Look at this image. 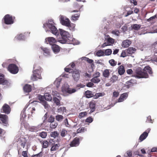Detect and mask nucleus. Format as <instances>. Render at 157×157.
Instances as JSON below:
<instances>
[{"mask_svg": "<svg viewBox=\"0 0 157 157\" xmlns=\"http://www.w3.org/2000/svg\"><path fill=\"white\" fill-rule=\"evenodd\" d=\"M55 24L53 20L52 19L49 20L48 23L44 24L43 27L47 26L51 32L53 34L56 36H58L59 35V32L56 28L55 25Z\"/></svg>", "mask_w": 157, "mask_h": 157, "instance_id": "f257e3e1", "label": "nucleus"}, {"mask_svg": "<svg viewBox=\"0 0 157 157\" xmlns=\"http://www.w3.org/2000/svg\"><path fill=\"white\" fill-rule=\"evenodd\" d=\"M151 69H136V74L134 75V76L138 78H147L148 75L147 73L148 72L149 74L152 73Z\"/></svg>", "mask_w": 157, "mask_h": 157, "instance_id": "f03ea898", "label": "nucleus"}, {"mask_svg": "<svg viewBox=\"0 0 157 157\" xmlns=\"http://www.w3.org/2000/svg\"><path fill=\"white\" fill-rule=\"evenodd\" d=\"M60 21L62 25L68 27L70 30H73L75 26V24L71 23L68 18L63 15L60 16Z\"/></svg>", "mask_w": 157, "mask_h": 157, "instance_id": "7ed1b4c3", "label": "nucleus"}, {"mask_svg": "<svg viewBox=\"0 0 157 157\" xmlns=\"http://www.w3.org/2000/svg\"><path fill=\"white\" fill-rule=\"evenodd\" d=\"M15 19V17L7 14L4 16L2 19V21L3 23L6 25H11L14 23Z\"/></svg>", "mask_w": 157, "mask_h": 157, "instance_id": "20e7f679", "label": "nucleus"}, {"mask_svg": "<svg viewBox=\"0 0 157 157\" xmlns=\"http://www.w3.org/2000/svg\"><path fill=\"white\" fill-rule=\"evenodd\" d=\"M0 124L6 127L9 126V117L7 115L0 114Z\"/></svg>", "mask_w": 157, "mask_h": 157, "instance_id": "39448f33", "label": "nucleus"}, {"mask_svg": "<svg viewBox=\"0 0 157 157\" xmlns=\"http://www.w3.org/2000/svg\"><path fill=\"white\" fill-rule=\"evenodd\" d=\"M62 91L63 93L71 94L75 92L76 90L75 88H70L69 86L68 85H64L62 87Z\"/></svg>", "mask_w": 157, "mask_h": 157, "instance_id": "423d86ee", "label": "nucleus"}, {"mask_svg": "<svg viewBox=\"0 0 157 157\" xmlns=\"http://www.w3.org/2000/svg\"><path fill=\"white\" fill-rule=\"evenodd\" d=\"M33 74L31 77V79L33 81L37 80L38 79H41L42 77L41 76L40 71L39 69H36L33 71Z\"/></svg>", "mask_w": 157, "mask_h": 157, "instance_id": "0eeeda50", "label": "nucleus"}, {"mask_svg": "<svg viewBox=\"0 0 157 157\" xmlns=\"http://www.w3.org/2000/svg\"><path fill=\"white\" fill-rule=\"evenodd\" d=\"M66 72H69V73L73 72L72 76L75 80L77 81H78L80 77V75L78 70L77 69H75V71H73V69H64Z\"/></svg>", "mask_w": 157, "mask_h": 157, "instance_id": "6e6552de", "label": "nucleus"}, {"mask_svg": "<svg viewBox=\"0 0 157 157\" xmlns=\"http://www.w3.org/2000/svg\"><path fill=\"white\" fill-rule=\"evenodd\" d=\"M11 111V109L10 106L6 104H5L2 106L1 112L6 114H9Z\"/></svg>", "mask_w": 157, "mask_h": 157, "instance_id": "1a4fd4ad", "label": "nucleus"}, {"mask_svg": "<svg viewBox=\"0 0 157 157\" xmlns=\"http://www.w3.org/2000/svg\"><path fill=\"white\" fill-rule=\"evenodd\" d=\"M8 81L5 78V75L2 73H0V84L7 86L9 83Z\"/></svg>", "mask_w": 157, "mask_h": 157, "instance_id": "9d476101", "label": "nucleus"}, {"mask_svg": "<svg viewBox=\"0 0 157 157\" xmlns=\"http://www.w3.org/2000/svg\"><path fill=\"white\" fill-rule=\"evenodd\" d=\"M150 128H148L146 130V131H145L142 134H141L139 138V140L140 142L142 141L146 138V137L148 136V134L150 132Z\"/></svg>", "mask_w": 157, "mask_h": 157, "instance_id": "9b49d317", "label": "nucleus"}, {"mask_svg": "<svg viewBox=\"0 0 157 157\" xmlns=\"http://www.w3.org/2000/svg\"><path fill=\"white\" fill-rule=\"evenodd\" d=\"M96 102L94 100H92L89 103V107L90 109V113L94 112L96 109Z\"/></svg>", "mask_w": 157, "mask_h": 157, "instance_id": "f8f14e48", "label": "nucleus"}, {"mask_svg": "<svg viewBox=\"0 0 157 157\" xmlns=\"http://www.w3.org/2000/svg\"><path fill=\"white\" fill-rule=\"evenodd\" d=\"M56 42V39L53 37H48L45 39V42L47 44H49L51 45H54Z\"/></svg>", "mask_w": 157, "mask_h": 157, "instance_id": "ddd939ff", "label": "nucleus"}, {"mask_svg": "<svg viewBox=\"0 0 157 157\" xmlns=\"http://www.w3.org/2000/svg\"><path fill=\"white\" fill-rule=\"evenodd\" d=\"M78 12L76 14L72 15L71 16V20L73 21H75L78 20L80 16V12H78V10H73L71 11V12Z\"/></svg>", "mask_w": 157, "mask_h": 157, "instance_id": "4468645a", "label": "nucleus"}, {"mask_svg": "<svg viewBox=\"0 0 157 157\" xmlns=\"http://www.w3.org/2000/svg\"><path fill=\"white\" fill-rule=\"evenodd\" d=\"M79 144V139L75 137L71 142L70 146L71 147H77Z\"/></svg>", "mask_w": 157, "mask_h": 157, "instance_id": "2eb2a0df", "label": "nucleus"}, {"mask_svg": "<svg viewBox=\"0 0 157 157\" xmlns=\"http://www.w3.org/2000/svg\"><path fill=\"white\" fill-rule=\"evenodd\" d=\"M132 43L131 41L128 39L123 40L121 44V46L124 48H128Z\"/></svg>", "mask_w": 157, "mask_h": 157, "instance_id": "dca6fc26", "label": "nucleus"}, {"mask_svg": "<svg viewBox=\"0 0 157 157\" xmlns=\"http://www.w3.org/2000/svg\"><path fill=\"white\" fill-rule=\"evenodd\" d=\"M59 30L60 34L62 37L67 38L69 35V33L61 29H59Z\"/></svg>", "mask_w": 157, "mask_h": 157, "instance_id": "f3484780", "label": "nucleus"}, {"mask_svg": "<svg viewBox=\"0 0 157 157\" xmlns=\"http://www.w3.org/2000/svg\"><path fill=\"white\" fill-rule=\"evenodd\" d=\"M32 87L30 85L26 84L23 87V89L25 92L29 93L32 90Z\"/></svg>", "mask_w": 157, "mask_h": 157, "instance_id": "a211bd4d", "label": "nucleus"}, {"mask_svg": "<svg viewBox=\"0 0 157 157\" xmlns=\"http://www.w3.org/2000/svg\"><path fill=\"white\" fill-rule=\"evenodd\" d=\"M128 94L126 93H124L121 95L119 98L118 99V101L119 102H121L123 101L124 99L128 97Z\"/></svg>", "mask_w": 157, "mask_h": 157, "instance_id": "6ab92c4d", "label": "nucleus"}, {"mask_svg": "<svg viewBox=\"0 0 157 157\" xmlns=\"http://www.w3.org/2000/svg\"><path fill=\"white\" fill-rule=\"evenodd\" d=\"M52 49L55 53H58L60 50V47L58 45L54 44L52 46Z\"/></svg>", "mask_w": 157, "mask_h": 157, "instance_id": "aec40b11", "label": "nucleus"}, {"mask_svg": "<svg viewBox=\"0 0 157 157\" xmlns=\"http://www.w3.org/2000/svg\"><path fill=\"white\" fill-rule=\"evenodd\" d=\"M136 50L135 48L130 47L126 50V52L129 54H132L134 53Z\"/></svg>", "mask_w": 157, "mask_h": 157, "instance_id": "412c9836", "label": "nucleus"}, {"mask_svg": "<svg viewBox=\"0 0 157 157\" xmlns=\"http://www.w3.org/2000/svg\"><path fill=\"white\" fill-rule=\"evenodd\" d=\"M135 82V80L133 79H131L126 82V86L128 88L131 87L133 86L134 83Z\"/></svg>", "mask_w": 157, "mask_h": 157, "instance_id": "4be33fe9", "label": "nucleus"}, {"mask_svg": "<svg viewBox=\"0 0 157 157\" xmlns=\"http://www.w3.org/2000/svg\"><path fill=\"white\" fill-rule=\"evenodd\" d=\"M131 64H122L121 65L119 66L117 69H124V68L129 67L131 68L132 67Z\"/></svg>", "mask_w": 157, "mask_h": 157, "instance_id": "5701e85b", "label": "nucleus"}, {"mask_svg": "<svg viewBox=\"0 0 157 157\" xmlns=\"http://www.w3.org/2000/svg\"><path fill=\"white\" fill-rule=\"evenodd\" d=\"M85 96L86 98H90L94 96V94H92L91 91L88 90L85 92Z\"/></svg>", "mask_w": 157, "mask_h": 157, "instance_id": "b1692460", "label": "nucleus"}, {"mask_svg": "<svg viewBox=\"0 0 157 157\" xmlns=\"http://www.w3.org/2000/svg\"><path fill=\"white\" fill-rule=\"evenodd\" d=\"M141 26V25L140 24H134L131 25V27L132 29L135 30H138L140 28Z\"/></svg>", "mask_w": 157, "mask_h": 157, "instance_id": "393cba45", "label": "nucleus"}, {"mask_svg": "<svg viewBox=\"0 0 157 157\" xmlns=\"http://www.w3.org/2000/svg\"><path fill=\"white\" fill-rule=\"evenodd\" d=\"M59 135V133L57 131H54L51 132L50 136L51 137H52L54 138H56L57 137H58Z\"/></svg>", "mask_w": 157, "mask_h": 157, "instance_id": "a878e982", "label": "nucleus"}, {"mask_svg": "<svg viewBox=\"0 0 157 157\" xmlns=\"http://www.w3.org/2000/svg\"><path fill=\"white\" fill-rule=\"evenodd\" d=\"M41 49L43 51L44 53L46 55H49L50 54V50L47 48L43 47L41 48Z\"/></svg>", "mask_w": 157, "mask_h": 157, "instance_id": "bb28decb", "label": "nucleus"}, {"mask_svg": "<svg viewBox=\"0 0 157 157\" xmlns=\"http://www.w3.org/2000/svg\"><path fill=\"white\" fill-rule=\"evenodd\" d=\"M110 73L109 69H105L103 73V75L105 78H108L109 76Z\"/></svg>", "mask_w": 157, "mask_h": 157, "instance_id": "cd10ccee", "label": "nucleus"}, {"mask_svg": "<svg viewBox=\"0 0 157 157\" xmlns=\"http://www.w3.org/2000/svg\"><path fill=\"white\" fill-rule=\"evenodd\" d=\"M20 141L21 143V146L23 148H24L26 143V140L24 138H22L20 139Z\"/></svg>", "mask_w": 157, "mask_h": 157, "instance_id": "c85d7f7f", "label": "nucleus"}, {"mask_svg": "<svg viewBox=\"0 0 157 157\" xmlns=\"http://www.w3.org/2000/svg\"><path fill=\"white\" fill-rule=\"evenodd\" d=\"M63 118V116L61 115L58 114L56 116V119L58 121H61Z\"/></svg>", "mask_w": 157, "mask_h": 157, "instance_id": "c756f323", "label": "nucleus"}, {"mask_svg": "<svg viewBox=\"0 0 157 157\" xmlns=\"http://www.w3.org/2000/svg\"><path fill=\"white\" fill-rule=\"evenodd\" d=\"M58 125V124L57 122H54L51 123L50 124V128L52 129H55L57 127Z\"/></svg>", "mask_w": 157, "mask_h": 157, "instance_id": "7c9ffc66", "label": "nucleus"}, {"mask_svg": "<svg viewBox=\"0 0 157 157\" xmlns=\"http://www.w3.org/2000/svg\"><path fill=\"white\" fill-rule=\"evenodd\" d=\"M66 108L64 107H60L59 108L57 109V111L58 113H60L61 112H62V114L64 112H66Z\"/></svg>", "mask_w": 157, "mask_h": 157, "instance_id": "2f4dec72", "label": "nucleus"}, {"mask_svg": "<svg viewBox=\"0 0 157 157\" xmlns=\"http://www.w3.org/2000/svg\"><path fill=\"white\" fill-rule=\"evenodd\" d=\"M60 145L59 144H54V145H53L51 148V151H56L58 147H59Z\"/></svg>", "mask_w": 157, "mask_h": 157, "instance_id": "473e14b6", "label": "nucleus"}, {"mask_svg": "<svg viewBox=\"0 0 157 157\" xmlns=\"http://www.w3.org/2000/svg\"><path fill=\"white\" fill-rule=\"evenodd\" d=\"M47 132L43 131L39 133V136L43 138H45L47 136Z\"/></svg>", "mask_w": 157, "mask_h": 157, "instance_id": "72a5a7b5", "label": "nucleus"}, {"mask_svg": "<svg viewBox=\"0 0 157 157\" xmlns=\"http://www.w3.org/2000/svg\"><path fill=\"white\" fill-rule=\"evenodd\" d=\"M44 99L47 101H50L52 99V98L51 95L49 94L48 93H46L44 95Z\"/></svg>", "mask_w": 157, "mask_h": 157, "instance_id": "f704fd0d", "label": "nucleus"}, {"mask_svg": "<svg viewBox=\"0 0 157 157\" xmlns=\"http://www.w3.org/2000/svg\"><path fill=\"white\" fill-rule=\"evenodd\" d=\"M91 81L92 82L97 83L100 82V79L96 77H94L93 78L91 79Z\"/></svg>", "mask_w": 157, "mask_h": 157, "instance_id": "c9c22d12", "label": "nucleus"}, {"mask_svg": "<svg viewBox=\"0 0 157 157\" xmlns=\"http://www.w3.org/2000/svg\"><path fill=\"white\" fill-rule=\"evenodd\" d=\"M58 42L62 44H65L67 43V38L62 37L58 40Z\"/></svg>", "mask_w": 157, "mask_h": 157, "instance_id": "e433bc0d", "label": "nucleus"}, {"mask_svg": "<svg viewBox=\"0 0 157 157\" xmlns=\"http://www.w3.org/2000/svg\"><path fill=\"white\" fill-rule=\"evenodd\" d=\"M48 142L46 140L44 141L42 143V147L44 148H47L48 147Z\"/></svg>", "mask_w": 157, "mask_h": 157, "instance_id": "4c0bfd02", "label": "nucleus"}, {"mask_svg": "<svg viewBox=\"0 0 157 157\" xmlns=\"http://www.w3.org/2000/svg\"><path fill=\"white\" fill-rule=\"evenodd\" d=\"M53 101L54 103H55L57 105H60V101L56 97L53 98Z\"/></svg>", "mask_w": 157, "mask_h": 157, "instance_id": "58836bf2", "label": "nucleus"}, {"mask_svg": "<svg viewBox=\"0 0 157 157\" xmlns=\"http://www.w3.org/2000/svg\"><path fill=\"white\" fill-rule=\"evenodd\" d=\"M8 69H18V67L15 64H10L9 65Z\"/></svg>", "mask_w": 157, "mask_h": 157, "instance_id": "ea45409f", "label": "nucleus"}, {"mask_svg": "<svg viewBox=\"0 0 157 157\" xmlns=\"http://www.w3.org/2000/svg\"><path fill=\"white\" fill-rule=\"evenodd\" d=\"M38 99L40 101V103H41L44 101V96H42L41 95L38 94L37 96Z\"/></svg>", "mask_w": 157, "mask_h": 157, "instance_id": "a19ab883", "label": "nucleus"}, {"mask_svg": "<svg viewBox=\"0 0 157 157\" xmlns=\"http://www.w3.org/2000/svg\"><path fill=\"white\" fill-rule=\"evenodd\" d=\"M107 41L109 45H110L114 43V39L110 37L107 39Z\"/></svg>", "mask_w": 157, "mask_h": 157, "instance_id": "79ce46f5", "label": "nucleus"}, {"mask_svg": "<svg viewBox=\"0 0 157 157\" xmlns=\"http://www.w3.org/2000/svg\"><path fill=\"white\" fill-rule=\"evenodd\" d=\"M104 52L105 55L109 56L111 54L112 51L110 49H108L105 50Z\"/></svg>", "mask_w": 157, "mask_h": 157, "instance_id": "37998d69", "label": "nucleus"}, {"mask_svg": "<svg viewBox=\"0 0 157 157\" xmlns=\"http://www.w3.org/2000/svg\"><path fill=\"white\" fill-rule=\"evenodd\" d=\"M67 133V131L63 129L60 132V135L62 137H64Z\"/></svg>", "mask_w": 157, "mask_h": 157, "instance_id": "c03bdc74", "label": "nucleus"}, {"mask_svg": "<svg viewBox=\"0 0 157 157\" xmlns=\"http://www.w3.org/2000/svg\"><path fill=\"white\" fill-rule=\"evenodd\" d=\"M109 63L110 65L113 67L116 66L117 64V62L113 59L110 60L109 61Z\"/></svg>", "mask_w": 157, "mask_h": 157, "instance_id": "a18cd8bd", "label": "nucleus"}, {"mask_svg": "<svg viewBox=\"0 0 157 157\" xmlns=\"http://www.w3.org/2000/svg\"><path fill=\"white\" fill-rule=\"evenodd\" d=\"M118 78L117 76L113 75L110 79V82L113 83L117 80Z\"/></svg>", "mask_w": 157, "mask_h": 157, "instance_id": "49530a36", "label": "nucleus"}, {"mask_svg": "<svg viewBox=\"0 0 157 157\" xmlns=\"http://www.w3.org/2000/svg\"><path fill=\"white\" fill-rule=\"evenodd\" d=\"M55 117H54L52 115H50V116L49 117L48 121V122H50L51 123H52L53 122H54L55 121Z\"/></svg>", "mask_w": 157, "mask_h": 157, "instance_id": "de8ad7c7", "label": "nucleus"}, {"mask_svg": "<svg viewBox=\"0 0 157 157\" xmlns=\"http://www.w3.org/2000/svg\"><path fill=\"white\" fill-rule=\"evenodd\" d=\"M104 52L103 50H99L96 53V55L98 56H103L104 55Z\"/></svg>", "mask_w": 157, "mask_h": 157, "instance_id": "09e8293b", "label": "nucleus"}, {"mask_svg": "<svg viewBox=\"0 0 157 157\" xmlns=\"http://www.w3.org/2000/svg\"><path fill=\"white\" fill-rule=\"evenodd\" d=\"M83 58L84 60L85 61H86L87 63L90 64L92 63H93L94 62V61L92 59H90L88 58L84 57H83Z\"/></svg>", "mask_w": 157, "mask_h": 157, "instance_id": "8fccbe9b", "label": "nucleus"}, {"mask_svg": "<svg viewBox=\"0 0 157 157\" xmlns=\"http://www.w3.org/2000/svg\"><path fill=\"white\" fill-rule=\"evenodd\" d=\"M19 69H8V71L11 73L13 74H16L18 71Z\"/></svg>", "mask_w": 157, "mask_h": 157, "instance_id": "3c124183", "label": "nucleus"}, {"mask_svg": "<svg viewBox=\"0 0 157 157\" xmlns=\"http://www.w3.org/2000/svg\"><path fill=\"white\" fill-rule=\"evenodd\" d=\"M87 115V113L86 112H82L80 113L79 115V117L81 118L84 117L85 116Z\"/></svg>", "mask_w": 157, "mask_h": 157, "instance_id": "603ef678", "label": "nucleus"}, {"mask_svg": "<svg viewBox=\"0 0 157 157\" xmlns=\"http://www.w3.org/2000/svg\"><path fill=\"white\" fill-rule=\"evenodd\" d=\"M70 66L71 67L73 68L75 67V64L74 63L72 62L69 65L67 66L66 67L64 68V69H70L69 67Z\"/></svg>", "mask_w": 157, "mask_h": 157, "instance_id": "864d4df0", "label": "nucleus"}, {"mask_svg": "<svg viewBox=\"0 0 157 157\" xmlns=\"http://www.w3.org/2000/svg\"><path fill=\"white\" fill-rule=\"evenodd\" d=\"M84 127H82L81 128H79L77 129V133H80L82 132H83L84 131Z\"/></svg>", "mask_w": 157, "mask_h": 157, "instance_id": "5fc2aeb1", "label": "nucleus"}, {"mask_svg": "<svg viewBox=\"0 0 157 157\" xmlns=\"http://www.w3.org/2000/svg\"><path fill=\"white\" fill-rule=\"evenodd\" d=\"M17 38L19 40H22L25 38V36L22 34H21L17 36Z\"/></svg>", "mask_w": 157, "mask_h": 157, "instance_id": "6e6d98bb", "label": "nucleus"}, {"mask_svg": "<svg viewBox=\"0 0 157 157\" xmlns=\"http://www.w3.org/2000/svg\"><path fill=\"white\" fill-rule=\"evenodd\" d=\"M111 33L117 36H118L120 34L119 31L118 30H113L112 31Z\"/></svg>", "mask_w": 157, "mask_h": 157, "instance_id": "4d7b16f0", "label": "nucleus"}, {"mask_svg": "<svg viewBox=\"0 0 157 157\" xmlns=\"http://www.w3.org/2000/svg\"><path fill=\"white\" fill-rule=\"evenodd\" d=\"M93 120V118H92L91 117H88L86 120V122H89V123H90L92 122Z\"/></svg>", "mask_w": 157, "mask_h": 157, "instance_id": "13d9d810", "label": "nucleus"}, {"mask_svg": "<svg viewBox=\"0 0 157 157\" xmlns=\"http://www.w3.org/2000/svg\"><path fill=\"white\" fill-rule=\"evenodd\" d=\"M41 103L44 106L45 108H46L48 107L49 105L47 103V102L45 101H44Z\"/></svg>", "mask_w": 157, "mask_h": 157, "instance_id": "bf43d9fd", "label": "nucleus"}, {"mask_svg": "<svg viewBox=\"0 0 157 157\" xmlns=\"http://www.w3.org/2000/svg\"><path fill=\"white\" fill-rule=\"evenodd\" d=\"M126 52L125 51H123L121 54V57H125L127 56L126 53Z\"/></svg>", "mask_w": 157, "mask_h": 157, "instance_id": "052dcab7", "label": "nucleus"}, {"mask_svg": "<svg viewBox=\"0 0 157 157\" xmlns=\"http://www.w3.org/2000/svg\"><path fill=\"white\" fill-rule=\"evenodd\" d=\"M60 83V82L58 80H56L54 82V84L56 85L57 87H58L59 86Z\"/></svg>", "mask_w": 157, "mask_h": 157, "instance_id": "680f3d73", "label": "nucleus"}, {"mask_svg": "<svg viewBox=\"0 0 157 157\" xmlns=\"http://www.w3.org/2000/svg\"><path fill=\"white\" fill-rule=\"evenodd\" d=\"M146 122L152 123V120L151 116H149L147 117Z\"/></svg>", "mask_w": 157, "mask_h": 157, "instance_id": "e2e57ef3", "label": "nucleus"}, {"mask_svg": "<svg viewBox=\"0 0 157 157\" xmlns=\"http://www.w3.org/2000/svg\"><path fill=\"white\" fill-rule=\"evenodd\" d=\"M94 85V84L92 82H88L86 84V86L89 87H92Z\"/></svg>", "mask_w": 157, "mask_h": 157, "instance_id": "0e129e2a", "label": "nucleus"}, {"mask_svg": "<svg viewBox=\"0 0 157 157\" xmlns=\"http://www.w3.org/2000/svg\"><path fill=\"white\" fill-rule=\"evenodd\" d=\"M125 71V69H118V73L119 75H123Z\"/></svg>", "mask_w": 157, "mask_h": 157, "instance_id": "69168bd1", "label": "nucleus"}, {"mask_svg": "<svg viewBox=\"0 0 157 157\" xmlns=\"http://www.w3.org/2000/svg\"><path fill=\"white\" fill-rule=\"evenodd\" d=\"M64 122L65 125L66 127H69L70 126V125L69 124L67 119L66 118L65 119Z\"/></svg>", "mask_w": 157, "mask_h": 157, "instance_id": "338daca9", "label": "nucleus"}, {"mask_svg": "<svg viewBox=\"0 0 157 157\" xmlns=\"http://www.w3.org/2000/svg\"><path fill=\"white\" fill-rule=\"evenodd\" d=\"M22 155L24 157H28L27 152L26 151H23L22 152Z\"/></svg>", "mask_w": 157, "mask_h": 157, "instance_id": "774afa93", "label": "nucleus"}]
</instances>
